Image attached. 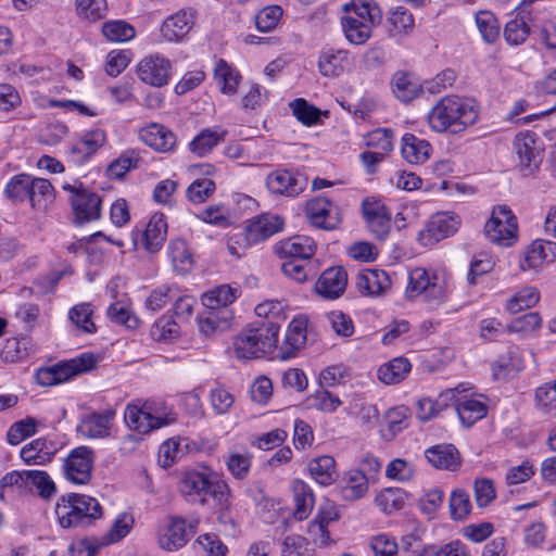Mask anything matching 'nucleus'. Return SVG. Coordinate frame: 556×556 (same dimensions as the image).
Segmentation results:
<instances>
[{"mask_svg": "<svg viewBox=\"0 0 556 556\" xmlns=\"http://www.w3.org/2000/svg\"><path fill=\"white\" fill-rule=\"evenodd\" d=\"M63 189L70 192L68 201L72 206L74 223L83 225L101 217V197L86 188L81 182L63 185Z\"/></svg>", "mask_w": 556, "mask_h": 556, "instance_id": "9", "label": "nucleus"}, {"mask_svg": "<svg viewBox=\"0 0 556 556\" xmlns=\"http://www.w3.org/2000/svg\"><path fill=\"white\" fill-rule=\"evenodd\" d=\"M476 25L486 43H494L500 38L501 26L497 17L490 11L481 10L476 14Z\"/></svg>", "mask_w": 556, "mask_h": 556, "instance_id": "49", "label": "nucleus"}, {"mask_svg": "<svg viewBox=\"0 0 556 556\" xmlns=\"http://www.w3.org/2000/svg\"><path fill=\"white\" fill-rule=\"evenodd\" d=\"M37 420L33 417H26L15 421L7 432V441L10 445H17L26 438L36 433Z\"/></svg>", "mask_w": 556, "mask_h": 556, "instance_id": "58", "label": "nucleus"}, {"mask_svg": "<svg viewBox=\"0 0 556 556\" xmlns=\"http://www.w3.org/2000/svg\"><path fill=\"white\" fill-rule=\"evenodd\" d=\"M137 74L144 84L163 87L168 84L172 76V63L160 54L149 55L139 62Z\"/></svg>", "mask_w": 556, "mask_h": 556, "instance_id": "19", "label": "nucleus"}, {"mask_svg": "<svg viewBox=\"0 0 556 556\" xmlns=\"http://www.w3.org/2000/svg\"><path fill=\"white\" fill-rule=\"evenodd\" d=\"M215 80L224 94L233 96L237 93L241 80L240 73L230 66L226 61L219 60L214 70Z\"/></svg>", "mask_w": 556, "mask_h": 556, "instance_id": "40", "label": "nucleus"}, {"mask_svg": "<svg viewBox=\"0 0 556 556\" xmlns=\"http://www.w3.org/2000/svg\"><path fill=\"white\" fill-rule=\"evenodd\" d=\"M240 293L241 291L238 287L222 285L206 292L202 296V303L207 309L218 311L233 303Z\"/></svg>", "mask_w": 556, "mask_h": 556, "instance_id": "38", "label": "nucleus"}, {"mask_svg": "<svg viewBox=\"0 0 556 556\" xmlns=\"http://www.w3.org/2000/svg\"><path fill=\"white\" fill-rule=\"evenodd\" d=\"M348 276L343 267H330L323 271L315 285L318 294L325 299H337L345 290Z\"/></svg>", "mask_w": 556, "mask_h": 556, "instance_id": "26", "label": "nucleus"}, {"mask_svg": "<svg viewBox=\"0 0 556 556\" xmlns=\"http://www.w3.org/2000/svg\"><path fill=\"white\" fill-rule=\"evenodd\" d=\"M341 27L351 45H364L372 35V29L382 20V14L374 0H351L343 5Z\"/></svg>", "mask_w": 556, "mask_h": 556, "instance_id": "2", "label": "nucleus"}, {"mask_svg": "<svg viewBox=\"0 0 556 556\" xmlns=\"http://www.w3.org/2000/svg\"><path fill=\"white\" fill-rule=\"evenodd\" d=\"M30 185L29 202L34 208H42L53 200V187L48 179L30 176Z\"/></svg>", "mask_w": 556, "mask_h": 556, "instance_id": "50", "label": "nucleus"}, {"mask_svg": "<svg viewBox=\"0 0 556 556\" xmlns=\"http://www.w3.org/2000/svg\"><path fill=\"white\" fill-rule=\"evenodd\" d=\"M307 186V179L300 173L276 169L267 175L266 187L270 193L294 198Z\"/></svg>", "mask_w": 556, "mask_h": 556, "instance_id": "17", "label": "nucleus"}, {"mask_svg": "<svg viewBox=\"0 0 556 556\" xmlns=\"http://www.w3.org/2000/svg\"><path fill=\"white\" fill-rule=\"evenodd\" d=\"M102 506L97 498L79 493L62 495L55 506L59 525L63 529L88 527L102 517Z\"/></svg>", "mask_w": 556, "mask_h": 556, "instance_id": "4", "label": "nucleus"}, {"mask_svg": "<svg viewBox=\"0 0 556 556\" xmlns=\"http://www.w3.org/2000/svg\"><path fill=\"white\" fill-rule=\"evenodd\" d=\"M289 106L296 119L305 126L316 125L320 121V110L303 98L291 101Z\"/></svg>", "mask_w": 556, "mask_h": 556, "instance_id": "54", "label": "nucleus"}, {"mask_svg": "<svg viewBox=\"0 0 556 556\" xmlns=\"http://www.w3.org/2000/svg\"><path fill=\"white\" fill-rule=\"evenodd\" d=\"M410 369L412 364L406 357H395L379 367L378 379L384 384H396L406 378Z\"/></svg>", "mask_w": 556, "mask_h": 556, "instance_id": "37", "label": "nucleus"}, {"mask_svg": "<svg viewBox=\"0 0 556 556\" xmlns=\"http://www.w3.org/2000/svg\"><path fill=\"white\" fill-rule=\"evenodd\" d=\"M108 141L106 131L94 127L84 131L67 149L66 155L76 166L87 163Z\"/></svg>", "mask_w": 556, "mask_h": 556, "instance_id": "13", "label": "nucleus"}, {"mask_svg": "<svg viewBox=\"0 0 556 556\" xmlns=\"http://www.w3.org/2000/svg\"><path fill=\"white\" fill-rule=\"evenodd\" d=\"M363 217L375 237L384 240L391 230V213L386 204L374 197L366 198L362 202Z\"/></svg>", "mask_w": 556, "mask_h": 556, "instance_id": "16", "label": "nucleus"}, {"mask_svg": "<svg viewBox=\"0 0 556 556\" xmlns=\"http://www.w3.org/2000/svg\"><path fill=\"white\" fill-rule=\"evenodd\" d=\"M356 287L364 295L377 296L391 287V280L382 269H367L357 275Z\"/></svg>", "mask_w": 556, "mask_h": 556, "instance_id": "29", "label": "nucleus"}, {"mask_svg": "<svg viewBox=\"0 0 556 556\" xmlns=\"http://www.w3.org/2000/svg\"><path fill=\"white\" fill-rule=\"evenodd\" d=\"M113 417V410L91 414L81 421L79 426L80 432L93 439L108 437Z\"/></svg>", "mask_w": 556, "mask_h": 556, "instance_id": "35", "label": "nucleus"}, {"mask_svg": "<svg viewBox=\"0 0 556 556\" xmlns=\"http://www.w3.org/2000/svg\"><path fill=\"white\" fill-rule=\"evenodd\" d=\"M294 497V511L293 516L296 520L306 519L314 506V494L312 489L302 480H295L292 484Z\"/></svg>", "mask_w": 556, "mask_h": 556, "instance_id": "39", "label": "nucleus"}, {"mask_svg": "<svg viewBox=\"0 0 556 556\" xmlns=\"http://www.w3.org/2000/svg\"><path fill=\"white\" fill-rule=\"evenodd\" d=\"M514 151L518 157V166L526 174L539 168L542 162V151L538 144V136L532 131L516 135L513 141Z\"/></svg>", "mask_w": 556, "mask_h": 556, "instance_id": "15", "label": "nucleus"}, {"mask_svg": "<svg viewBox=\"0 0 556 556\" xmlns=\"http://www.w3.org/2000/svg\"><path fill=\"white\" fill-rule=\"evenodd\" d=\"M126 425L140 434H147L175 420L161 403L146 401L142 405L128 404L124 413Z\"/></svg>", "mask_w": 556, "mask_h": 556, "instance_id": "7", "label": "nucleus"}, {"mask_svg": "<svg viewBox=\"0 0 556 556\" xmlns=\"http://www.w3.org/2000/svg\"><path fill=\"white\" fill-rule=\"evenodd\" d=\"M391 87L394 96L403 102H409L422 92L419 80L408 72H396L392 76Z\"/></svg>", "mask_w": 556, "mask_h": 556, "instance_id": "30", "label": "nucleus"}, {"mask_svg": "<svg viewBox=\"0 0 556 556\" xmlns=\"http://www.w3.org/2000/svg\"><path fill=\"white\" fill-rule=\"evenodd\" d=\"M216 189V185L208 178L195 179L189 185L186 195L189 201L195 204L205 202Z\"/></svg>", "mask_w": 556, "mask_h": 556, "instance_id": "62", "label": "nucleus"}, {"mask_svg": "<svg viewBox=\"0 0 556 556\" xmlns=\"http://www.w3.org/2000/svg\"><path fill=\"white\" fill-rule=\"evenodd\" d=\"M189 539L186 520L181 517H170L167 525L160 529L157 542L162 549L173 552L184 547Z\"/></svg>", "mask_w": 556, "mask_h": 556, "instance_id": "23", "label": "nucleus"}, {"mask_svg": "<svg viewBox=\"0 0 556 556\" xmlns=\"http://www.w3.org/2000/svg\"><path fill=\"white\" fill-rule=\"evenodd\" d=\"M194 24L193 15L187 11H178L168 16L161 26V35L168 42L181 41Z\"/></svg>", "mask_w": 556, "mask_h": 556, "instance_id": "28", "label": "nucleus"}, {"mask_svg": "<svg viewBox=\"0 0 556 556\" xmlns=\"http://www.w3.org/2000/svg\"><path fill=\"white\" fill-rule=\"evenodd\" d=\"M539 300L540 292L536 288L525 287L506 302V309L511 314H517L522 309L533 307Z\"/></svg>", "mask_w": 556, "mask_h": 556, "instance_id": "51", "label": "nucleus"}, {"mask_svg": "<svg viewBox=\"0 0 556 556\" xmlns=\"http://www.w3.org/2000/svg\"><path fill=\"white\" fill-rule=\"evenodd\" d=\"M30 188V176L18 174L9 180L4 188V193L13 202H24L29 200Z\"/></svg>", "mask_w": 556, "mask_h": 556, "instance_id": "55", "label": "nucleus"}, {"mask_svg": "<svg viewBox=\"0 0 556 556\" xmlns=\"http://www.w3.org/2000/svg\"><path fill=\"white\" fill-rule=\"evenodd\" d=\"M94 452L88 446H77L65 457L62 469L66 481L76 484H88L92 478Z\"/></svg>", "mask_w": 556, "mask_h": 556, "instance_id": "11", "label": "nucleus"}, {"mask_svg": "<svg viewBox=\"0 0 556 556\" xmlns=\"http://www.w3.org/2000/svg\"><path fill=\"white\" fill-rule=\"evenodd\" d=\"M138 161L135 152L123 153L108 166V176L114 179H122L129 170L137 168Z\"/></svg>", "mask_w": 556, "mask_h": 556, "instance_id": "63", "label": "nucleus"}, {"mask_svg": "<svg viewBox=\"0 0 556 556\" xmlns=\"http://www.w3.org/2000/svg\"><path fill=\"white\" fill-rule=\"evenodd\" d=\"M389 34L392 37L403 36L412 33L415 26V21L412 12L404 8H395L388 17Z\"/></svg>", "mask_w": 556, "mask_h": 556, "instance_id": "45", "label": "nucleus"}, {"mask_svg": "<svg viewBox=\"0 0 556 556\" xmlns=\"http://www.w3.org/2000/svg\"><path fill=\"white\" fill-rule=\"evenodd\" d=\"M106 10V0H76L77 14L90 22L103 18Z\"/></svg>", "mask_w": 556, "mask_h": 556, "instance_id": "61", "label": "nucleus"}, {"mask_svg": "<svg viewBox=\"0 0 556 556\" xmlns=\"http://www.w3.org/2000/svg\"><path fill=\"white\" fill-rule=\"evenodd\" d=\"M140 140L157 152L172 151L176 146L175 134L166 126L159 123L148 124L139 129Z\"/></svg>", "mask_w": 556, "mask_h": 556, "instance_id": "24", "label": "nucleus"}, {"mask_svg": "<svg viewBox=\"0 0 556 556\" xmlns=\"http://www.w3.org/2000/svg\"><path fill=\"white\" fill-rule=\"evenodd\" d=\"M27 485H31L42 498H50L56 492V486L47 471L25 470Z\"/></svg>", "mask_w": 556, "mask_h": 556, "instance_id": "53", "label": "nucleus"}, {"mask_svg": "<svg viewBox=\"0 0 556 556\" xmlns=\"http://www.w3.org/2000/svg\"><path fill=\"white\" fill-rule=\"evenodd\" d=\"M450 516L454 521L465 520L471 513V502L469 494L464 489L452 491L448 501Z\"/></svg>", "mask_w": 556, "mask_h": 556, "instance_id": "52", "label": "nucleus"}, {"mask_svg": "<svg viewBox=\"0 0 556 556\" xmlns=\"http://www.w3.org/2000/svg\"><path fill=\"white\" fill-rule=\"evenodd\" d=\"M102 35L111 42H127L135 38V27L124 20H112L103 23Z\"/></svg>", "mask_w": 556, "mask_h": 556, "instance_id": "46", "label": "nucleus"}, {"mask_svg": "<svg viewBox=\"0 0 556 556\" xmlns=\"http://www.w3.org/2000/svg\"><path fill=\"white\" fill-rule=\"evenodd\" d=\"M92 307L89 303H81L71 308L68 317L74 325L87 333L96 332V325L92 321Z\"/></svg>", "mask_w": 556, "mask_h": 556, "instance_id": "59", "label": "nucleus"}, {"mask_svg": "<svg viewBox=\"0 0 556 556\" xmlns=\"http://www.w3.org/2000/svg\"><path fill=\"white\" fill-rule=\"evenodd\" d=\"M432 150L431 144L413 134H405L402 138L401 152L403 157L410 164L425 163Z\"/></svg>", "mask_w": 556, "mask_h": 556, "instance_id": "31", "label": "nucleus"}, {"mask_svg": "<svg viewBox=\"0 0 556 556\" xmlns=\"http://www.w3.org/2000/svg\"><path fill=\"white\" fill-rule=\"evenodd\" d=\"M279 324L260 321L243 328L232 342L233 352L239 359L260 358L277 345Z\"/></svg>", "mask_w": 556, "mask_h": 556, "instance_id": "3", "label": "nucleus"}, {"mask_svg": "<svg viewBox=\"0 0 556 556\" xmlns=\"http://www.w3.org/2000/svg\"><path fill=\"white\" fill-rule=\"evenodd\" d=\"M459 218L452 213H438L426 224L418 233V241L424 247H430L454 235L459 226Z\"/></svg>", "mask_w": 556, "mask_h": 556, "instance_id": "14", "label": "nucleus"}, {"mask_svg": "<svg viewBox=\"0 0 556 556\" xmlns=\"http://www.w3.org/2000/svg\"><path fill=\"white\" fill-rule=\"evenodd\" d=\"M518 224L511 210L506 205L493 208L484 226L485 237L493 243L510 247L517 240Z\"/></svg>", "mask_w": 556, "mask_h": 556, "instance_id": "10", "label": "nucleus"}, {"mask_svg": "<svg viewBox=\"0 0 556 556\" xmlns=\"http://www.w3.org/2000/svg\"><path fill=\"white\" fill-rule=\"evenodd\" d=\"M456 412L465 427H471L488 414L485 403L476 399H462L456 403Z\"/></svg>", "mask_w": 556, "mask_h": 556, "instance_id": "41", "label": "nucleus"}, {"mask_svg": "<svg viewBox=\"0 0 556 556\" xmlns=\"http://www.w3.org/2000/svg\"><path fill=\"white\" fill-rule=\"evenodd\" d=\"M529 16L523 12L517 13L504 27V39L509 46H519L526 41L530 34Z\"/></svg>", "mask_w": 556, "mask_h": 556, "instance_id": "42", "label": "nucleus"}, {"mask_svg": "<svg viewBox=\"0 0 556 556\" xmlns=\"http://www.w3.org/2000/svg\"><path fill=\"white\" fill-rule=\"evenodd\" d=\"M479 118V106L470 98L444 96L427 115L431 130L438 134L462 135Z\"/></svg>", "mask_w": 556, "mask_h": 556, "instance_id": "1", "label": "nucleus"}, {"mask_svg": "<svg viewBox=\"0 0 556 556\" xmlns=\"http://www.w3.org/2000/svg\"><path fill=\"white\" fill-rule=\"evenodd\" d=\"M181 495L189 502L205 504L210 495L222 509L228 508L230 490L224 481L213 479V473L207 469L186 471L179 482Z\"/></svg>", "mask_w": 556, "mask_h": 556, "instance_id": "5", "label": "nucleus"}, {"mask_svg": "<svg viewBox=\"0 0 556 556\" xmlns=\"http://www.w3.org/2000/svg\"><path fill=\"white\" fill-rule=\"evenodd\" d=\"M307 467L312 478L321 485L332 484L338 477L336 460L330 455H321L311 459Z\"/></svg>", "mask_w": 556, "mask_h": 556, "instance_id": "36", "label": "nucleus"}, {"mask_svg": "<svg viewBox=\"0 0 556 556\" xmlns=\"http://www.w3.org/2000/svg\"><path fill=\"white\" fill-rule=\"evenodd\" d=\"M375 502L382 511L391 514L404 507L406 493L400 488H388L377 494Z\"/></svg>", "mask_w": 556, "mask_h": 556, "instance_id": "48", "label": "nucleus"}, {"mask_svg": "<svg viewBox=\"0 0 556 556\" xmlns=\"http://www.w3.org/2000/svg\"><path fill=\"white\" fill-rule=\"evenodd\" d=\"M226 131L206 128L189 143V149L198 156H204L210 153L216 146L224 141Z\"/></svg>", "mask_w": 556, "mask_h": 556, "instance_id": "43", "label": "nucleus"}, {"mask_svg": "<svg viewBox=\"0 0 556 556\" xmlns=\"http://www.w3.org/2000/svg\"><path fill=\"white\" fill-rule=\"evenodd\" d=\"M308 320L305 316L299 315L289 324L283 341L278 351V357L282 361L294 357L306 342Z\"/></svg>", "mask_w": 556, "mask_h": 556, "instance_id": "21", "label": "nucleus"}, {"mask_svg": "<svg viewBox=\"0 0 556 556\" xmlns=\"http://www.w3.org/2000/svg\"><path fill=\"white\" fill-rule=\"evenodd\" d=\"M535 403L540 410L556 417V380L548 381L535 390Z\"/></svg>", "mask_w": 556, "mask_h": 556, "instance_id": "56", "label": "nucleus"}, {"mask_svg": "<svg viewBox=\"0 0 556 556\" xmlns=\"http://www.w3.org/2000/svg\"><path fill=\"white\" fill-rule=\"evenodd\" d=\"M348 51L343 49L324 48L318 56V70L323 76L338 77L343 71V62L346 60Z\"/></svg>", "mask_w": 556, "mask_h": 556, "instance_id": "34", "label": "nucleus"}, {"mask_svg": "<svg viewBox=\"0 0 556 556\" xmlns=\"http://www.w3.org/2000/svg\"><path fill=\"white\" fill-rule=\"evenodd\" d=\"M419 556H472V554L467 544L456 539L441 545H426Z\"/></svg>", "mask_w": 556, "mask_h": 556, "instance_id": "47", "label": "nucleus"}, {"mask_svg": "<svg viewBox=\"0 0 556 556\" xmlns=\"http://www.w3.org/2000/svg\"><path fill=\"white\" fill-rule=\"evenodd\" d=\"M168 255L174 270L179 275L190 273L194 265L193 254L186 240L176 238L168 244Z\"/></svg>", "mask_w": 556, "mask_h": 556, "instance_id": "32", "label": "nucleus"}, {"mask_svg": "<svg viewBox=\"0 0 556 556\" xmlns=\"http://www.w3.org/2000/svg\"><path fill=\"white\" fill-rule=\"evenodd\" d=\"M316 244L314 240L306 236H293L287 240L280 241L275 245V253L280 258L287 260H306L314 255Z\"/></svg>", "mask_w": 556, "mask_h": 556, "instance_id": "25", "label": "nucleus"}, {"mask_svg": "<svg viewBox=\"0 0 556 556\" xmlns=\"http://www.w3.org/2000/svg\"><path fill=\"white\" fill-rule=\"evenodd\" d=\"M343 481L345 485L342 491L346 500H358L363 497L368 490L369 478L365 476V471L359 469L349 470Z\"/></svg>", "mask_w": 556, "mask_h": 556, "instance_id": "44", "label": "nucleus"}, {"mask_svg": "<svg viewBox=\"0 0 556 556\" xmlns=\"http://www.w3.org/2000/svg\"><path fill=\"white\" fill-rule=\"evenodd\" d=\"M407 299L421 298L430 308L435 309L447 301L448 290L445 274L416 267L410 270L405 289Z\"/></svg>", "mask_w": 556, "mask_h": 556, "instance_id": "6", "label": "nucleus"}, {"mask_svg": "<svg viewBox=\"0 0 556 556\" xmlns=\"http://www.w3.org/2000/svg\"><path fill=\"white\" fill-rule=\"evenodd\" d=\"M305 214L309 223L324 230H333L341 222L338 207L325 197H316L306 203Z\"/></svg>", "mask_w": 556, "mask_h": 556, "instance_id": "18", "label": "nucleus"}, {"mask_svg": "<svg viewBox=\"0 0 556 556\" xmlns=\"http://www.w3.org/2000/svg\"><path fill=\"white\" fill-rule=\"evenodd\" d=\"M342 404L341 400L326 389L317 390L306 400L308 408L326 413H333Z\"/></svg>", "mask_w": 556, "mask_h": 556, "instance_id": "57", "label": "nucleus"}, {"mask_svg": "<svg viewBox=\"0 0 556 556\" xmlns=\"http://www.w3.org/2000/svg\"><path fill=\"white\" fill-rule=\"evenodd\" d=\"M282 273L296 282H304L313 271L309 261L306 260H287L281 264Z\"/></svg>", "mask_w": 556, "mask_h": 556, "instance_id": "64", "label": "nucleus"}, {"mask_svg": "<svg viewBox=\"0 0 556 556\" xmlns=\"http://www.w3.org/2000/svg\"><path fill=\"white\" fill-rule=\"evenodd\" d=\"M167 235L166 217L162 213L154 214L144 228L135 227L131 230V242L135 250L156 253L163 247Z\"/></svg>", "mask_w": 556, "mask_h": 556, "instance_id": "12", "label": "nucleus"}, {"mask_svg": "<svg viewBox=\"0 0 556 556\" xmlns=\"http://www.w3.org/2000/svg\"><path fill=\"white\" fill-rule=\"evenodd\" d=\"M283 227V219L275 214H263L254 218L247 230L253 240H265L280 231Z\"/></svg>", "mask_w": 556, "mask_h": 556, "instance_id": "33", "label": "nucleus"}, {"mask_svg": "<svg viewBox=\"0 0 556 556\" xmlns=\"http://www.w3.org/2000/svg\"><path fill=\"white\" fill-rule=\"evenodd\" d=\"M520 368V359L511 352L501 355L492 365L493 376L497 380L514 376Z\"/></svg>", "mask_w": 556, "mask_h": 556, "instance_id": "60", "label": "nucleus"}, {"mask_svg": "<svg viewBox=\"0 0 556 556\" xmlns=\"http://www.w3.org/2000/svg\"><path fill=\"white\" fill-rule=\"evenodd\" d=\"M97 358L91 353H84L70 361H62L52 366L42 367L36 372V380L40 386L51 387L63 383L77 375L92 369Z\"/></svg>", "mask_w": 556, "mask_h": 556, "instance_id": "8", "label": "nucleus"}, {"mask_svg": "<svg viewBox=\"0 0 556 556\" xmlns=\"http://www.w3.org/2000/svg\"><path fill=\"white\" fill-rule=\"evenodd\" d=\"M554 261H556V243L548 240L536 239L523 251L519 260V266L525 271L538 269Z\"/></svg>", "mask_w": 556, "mask_h": 556, "instance_id": "20", "label": "nucleus"}, {"mask_svg": "<svg viewBox=\"0 0 556 556\" xmlns=\"http://www.w3.org/2000/svg\"><path fill=\"white\" fill-rule=\"evenodd\" d=\"M58 450L55 441L42 437L24 445L20 456L26 465L45 466L52 462Z\"/></svg>", "mask_w": 556, "mask_h": 556, "instance_id": "22", "label": "nucleus"}, {"mask_svg": "<svg viewBox=\"0 0 556 556\" xmlns=\"http://www.w3.org/2000/svg\"><path fill=\"white\" fill-rule=\"evenodd\" d=\"M428 463L440 470L455 471L460 467V455L453 444H437L425 451Z\"/></svg>", "mask_w": 556, "mask_h": 556, "instance_id": "27", "label": "nucleus"}]
</instances>
